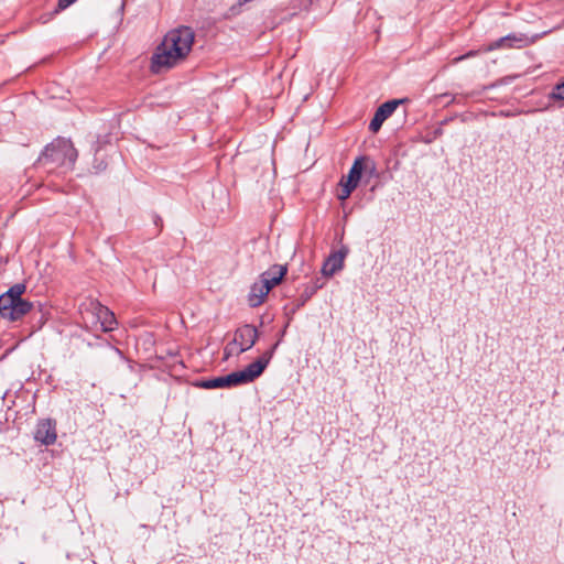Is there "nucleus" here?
<instances>
[{"label":"nucleus","instance_id":"obj_20","mask_svg":"<svg viewBox=\"0 0 564 564\" xmlns=\"http://www.w3.org/2000/svg\"><path fill=\"white\" fill-rule=\"evenodd\" d=\"M280 345V340H278L268 351H272V356L274 355L275 349Z\"/></svg>","mask_w":564,"mask_h":564},{"label":"nucleus","instance_id":"obj_19","mask_svg":"<svg viewBox=\"0 0 564 564\" xmlns=\"http://www.w3.org/2000/svg\"><path fill=\"white\" fill-rule=\"evenodd\" d=\"M473 55H475V52L471 51V52L467 53L466 55H462V56L455 58V62L463 61V59H465V58H467L469 56H473Z\"/></svg>","mask_w":564,"mask_h":564},{"label":"nucleus","instance_id":"obj_22","mask_svg":"<svg viewBox=\"0 0 564 564\" xmlns=\"http://www.w3.org/2000/svg\"><path fill=\"white\" fill-rule=\"evenodd\" d=\"M159 221H162L160 217H156L155 224L158 225Z\"/></svg>","mask_w":564,"mask_h":564},{"label":"nucleus","instance_id":"obj_1","mask_svg":"<svg viewBox=\"0 0 564 564\" xmlns=\"http://www.w3.org/2000/svg\"><path fill=\"white\" fill-rule=\"evenodd\" d=\"M25 290V284L17 283L0 295V316L2 318L14 322L35 310L41 312L40 303L34 304L21 297Z\"/></svg>","mask_w":564,"mask_h":564},{"label":"nucleus","instance_id":"obj_4","mask_svg":"<svg viewBox=\"0 0 564 564\" xmlns=\"http://www.w3.org/2000/svg\"><path fill=\"white\" fill-rule=\"evenodd\" d=\"M194 31L188 26H181L167 32L163 39V47H169L175 54L185 58L194 43Z\"/></svg>","mask_w":564,"mask_h":564},{"label":"nucleus","instance_id":"obj_9","mask_svg":"<svg viewBox=\"0 0 564 564\" xmlns=\"http://www.w3.org/2000/svg\"><path fill=\"white\" fill-rule=\"evenodd\" d=\"M402 102H404V99H392L379 106L369 123V130L372 133L378 132L384 120H387Z\"/></svg>","mask_w":564,"mask_h":564},{"label":"nucleus","instance_id":"obj_12","mask_svg":"<svg viewBox=\"0 0 564 564\" xmlns=\"http://www.w3.org/2000/svg\"><path fill=\"white\" fill-rule=\"evenodd\" d=\"M527 43V37L522 34H508L498 39L490 45V50L522 47Z\"/></svg>","mask_w":564,"mask_h":564},{"label":"nucleus","instance_id":"obj_21","mask_svg":"<svg viewBox=\"0 0 564 564\" xmlns=\"http://www.w3.org/2000/svg\"><path fill=\"white\" fill-rule=\"evenodd\" d=\"M284 334H285V328L280 333V339H279L280 341H281L282 337L284 336Z\"/></svg>","mask_w":564,"mask_h":564},{"label":"nucleus","instance_id":"obj_10","mask_svg":"<svg viewBox=\"0 0 564 564\" xmlns=\"http://www.w3.org/2000/svg\"><path fill=\"white\" fill-rule=\"evenodd\" d=\"M56 423L52 419L40 420L34 431V440L43 445H53L56 442Z\"/></svg>","mask_w":564,"mask_h":564},{"label":"nucleus","instance_id":"obj_5","mask_svg":"<svg viewBox=\"0 0 564 564\" xmlns=\"http://www.w3.org/2000/svg\"><path fill=\"white\" fill-rule=\"evenodd\" d=\"M272 359V351H264L256 361L248 365L243 370L236 371L240 386L252 382L261 376Z\"/></svg>","mask_w":564,"mask_h":564},{"label":"nucleus","instance_id":"obj_15","mask_svg":"<svg viewBox=\"0 0 564 564\" xmlns=\"http://www.w3.org/2000/svg\"><path fill=\"white\" fill-rule=\"evenodd\" d=\"M325 285L322 278H316L304 286L300 295V305L305 304L319 289Z\"/></svg>","mask_w":564,"mask_h":564},{"label":"nucleus","instance_id":"obj_3","mask_svg":"<svg viewBox=\"0 0 564 564\" xmlns=\"http://www.w3.org/2000/svg\"><path fill=\"white\" fill-rule=\"evenodd\" d=\"M288 272L286 265L274 264L264 271L259 281L254 282L248 294V303L251 307L261 305L268 293L278 285Z\"/></svg>","mask_w":564,"mask_h":564},{"label":"nucleus","instance_id":"obj_14","mask_svg":"<svg viewBox=\"0 0 564 564\" xmlns=\"http://www.w3.org/2000/svg\"><path fill=\"white\" fill-rule=\"evenodd\" d=\"M366 161V158L360 156L357 158L352 164V166L349 170V173L344 178V182L349 184L350 188H356L358 186V183L361 178V174L364 171V162Z\"/></svg>","mask_w":564,"mask_h":564},{"label":"nucleus","instance_id":"obj_13","mask_svg":"<svg viewBox=\"0 0 564 564\" xmlns=\"http://www.w3.org/2000/svg\"><path fill=\"white\" fill-rule=\"evenodd\" d=\"M91 305L96 311L97 318L100 321L101 329L104 332L112 330L117 324L113 313L99 303H91Z\"/></svg>","mask_w":564,"mask_h":564},{"label":"nucleus","instance_id":"obj_11","mask_svg":"<svg viewBox=\"0 0 564 564\" xmlns=\"http://www.w3.org/2000/svg\"><path fill=\"white\" fill-rule=\"evenodd\" d=\"M194 386L197 388L210 390V389L237 387V386H240V382H239L236 371H234L226 376L216 377V378H212V379L198 380L194 383Z\"/></svg>","mask_w":564,"mask_h":564},{"label":"nucleus","instance_id":"obj_2","mask_svg":"<svg viewBox=\"0 0 564 564\" xmlns=\"http://www.w3.org/2000/svg\"><path fill=\"white\" fill-rule=\"evenodd\" d=\"M77 155V150L69 140L58 138L45 148L39 163L43 166L54 165L72 170Z\"/></svg>","mask_w":564,"mask_h":564},{"label":"nucleus","instance_id":"obj_16","mask_svg":"<svg viewBox=\"0 0 564 564\" xmlns=\"http://www.w3.org/2000/svg\"><path fill=\"white\" fill-rule=\"evenodd\" d=\"M340 185H341V192L338 194V199L339 200H345V199H347L350 196V194L352 193V191L355 188H350L349 184L344 182V178H341Z\"/></svg>","mask_w":564,"mask_h":564},{"label":"nucleus","instance_id":"obj_7","mask_svg":"<svg viewBox=\"0 0 564 564\" xmlns=\"http://www.w3.org/2000/svg\"><path fill=\"white\" fill-rule=\"evenodd\" d=\"M348 253L349 248L347 246H341L338 250L332 251L323 262L321 269L323 278H332L334 274L341 271Z\"/></svg>","mask_w":564,"mask_h":564},{"label":"nucleus","instance_id":"obj_6","mask_svg":"<svg viewBox=\"0 0 564 564\" xmlns=\"http://www.w3.org/2000/svg\"><path fill=\"white\" fill-rule=\"evenodd\" d=\"M181 56H175V54L169 47H163V42L156 47L152 58H151V70L153 73H160L163 69H169L181 61H183Z\"/></svg>","mask_w":564,"mask_h":564},{"label":"nucleus","instance_id":"obj_18","mask_svg":"<svg viewBox=\"0 0 564 564\" xmlns=\"http://www.w3.org/2000/svg\"><path fill=\"white\" fill-rule=\"evenodd\" d=\"M447 97H451V99H448V101H446V106H448L451 104H454V102H459L456 99V96H451L449 94H442V95L438 96V98H447Z\"/></svg>","mask_w":564,"mask_h":564},{"label":"nucleus","instance_id":"obj_17","mask_svg":"<svg viewBox=\"0 0 564 564\" xmlns=\"http://www.w3.org/2000/svg\"><path fill=\"white\" fill-rule=\"evenodd\" d=\"M76 0H58L57 2V9L64 10L67 7H69L72 3H74Z\"/></svg>","mask_w":564,"mask_h":564},{"label":"nucleus","instance_id":"obj_8","mask_svg":"<svg viewBox=\"0 0 564 564\" xmlns=\"http://www.w3.org/2000/svg\"><path fill=\"white\" fill-rule=\"evenodd\" d=\"M258 337V329L250 324H246L236 329L234 340L228 344L226 350L230 348L231 345H238L240 347L239 352H245L253 347Z\"/></svg>","mask_w":564,"mask_h":564}]
</instances>
